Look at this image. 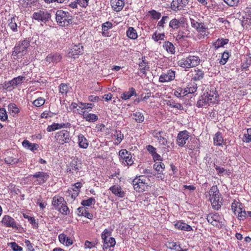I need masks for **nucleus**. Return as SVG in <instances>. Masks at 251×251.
<instances>
[{"instance_id":"f257e3e1","label":"nucleus","mask_w":251,"mask_h":251,"mask_svg":"<svg viewBox=\"0 0 251 251\" xmlns=\"http://www.w3.org/2000/svg\"><path fill=\"white\" fill-rule=\"evenodd\" d=\"M29 46L30 41L29 39H25L24 40L18 42L12 52L11 55L13 59L16 60L24 56Z\"/></svg>"},{"instance_id":"f03ea898","label":"nucleus","mask_w":251,"mask_h":251,"mask_svg":"<svg viewBox=\"0 0 251 251\" xmlns=\"http://www.w3.org/2000/svg\"><path fill=\"white\" fill-rule=\"evenodd\" d=\"M55 16L56 22L60 26H67L73 23V17L68 12L57 10Z\"/></svg>"},{"instance_id":"7ed1b4c3","label":"nucleus","mask_w":251,"mask_h":251,"mask_svg":"<svg viewBox=\"0 0 251 251\" xmlns=\"http://www.w3.org/2000/svg\"><path fill=\"white\" fill-rule=\"evenodd\" d=\"M51 18L50 13L46 9L40 10L37 12H35L32 16V19L38 22H42L46 24L49 21Z\"/></svg>"},{"instance_id":"20e7f679","label":"nucleus","mask_w":251,"mask_h":251,"mask_svg":"<svg viewBox=\"0 0 251 251\" xmlns=\"http://www.w3.org/2000/svg\"><path fill=\"white\" fill-rule=\"evenodd\" d=\"M49 173L45 172H38L28 176L29 178H36L37 179L34 181V183L40 185L45 183L49 178Z\"/></svg>"},{"instance_id":"39448f33","label":"nucleus","mask_w":251,"mask_h":251,"mask_svg":"<svg viewBox=\"0 0 251 251\" xmlns=\"http://www.w3.org/2000/svg\"><path fill=\"white\" fill-rule=\"evenodd\" d=\"M55 138L56 140L62 145H63L64 143H69L71 141L70 133L67 130H62L57 132Z\"/></svg>"},{"instance_id":"423d86ee","label":"nucleus","mask_w":251,"mask_h":251,"mask_svg":"<svg viewBox=\"0 0 251 251\" xmlns=\"http://www.w3.org/2000/svg\"><path fill=\"white\" fill-rule=\"evenodd\" d=\"M83 46L81 44L72 46L69 49L68 55L69 57L77 58L78 56L83 53Z\"/></svg>"},{"instance_id":"0eeeda50","label":"nucleus","mask_w":251,"mask_h":251,"mask_svg":"<svg viewBox=\"0 0 251 251\" xmlns=\"http://www.w3.org/2000/svg\"><path fill=\"white\" fill-rule=\"evenodd\" d=\"M120 160H122V162H126V165L131 166L133 164V160L132 159V155L130 152H129L126 149H122L119 152Z\"/></svg>"},{"instance_id":"6e6552de","label":"nucleus","mask_w":251,"mask_h":251,"mask_svg":"<svg viewBox=\"0 0 251 251\" xmlns=\"http://www.w3.org/2000/svg\"><path fill=\"white\" fill-rule=\"evenodd\" d=\"M190 133L186 130L179 131L177 134L176 142L179 147H183L190 138Z\"/></svg>"},{"instance_id":"1a4fd4ad","label":"nucleus","mask_w":251,"mask_h":251,"mask_svg":"<svg viewBox=\"0 0 251 251\" xmlns=\"http://www.w3.org/2000/svg\"><path fill=\"white\" fill-rule=\"evenodd\" d=\"M189 1V0H173L171 4V8L175 12L181 10Z\"/></svg>"},{"instance_id":"9d476101","label":"nucleus","mask_w":251,"mask_h":251,"mask_svg":"<svg viewBox=\"0 0 251 251\" xmlns=\"http://www.w3.org/2000/svg\"><path fill=\"white\" fill-rule=\"evenodd\" d=\"M132 185L134 189L139 192L144 191L146 187L145 180L137 177L132 180Z\"/></svg>"},{"instance_id":"9b49d317","label":"nucleus","mask_w":251,"mask_h":251,"mask_svg":"<svg viewBox=\"0 0 251 251\" xmlns=\"http://www.w3.org/2000/svg\"><path fill=\"white\" fill-rule=\"evenodd\" d=\"M175 72L169 70L166 73L162 74L159 77V81L161 82L170 81L175 79Z\"/></svg>"},{"instance_id":"f8f14e48","label":"nucleus","mask_w":251,"mask_h":251,"mask_svg":"<svg viewBox=\"0 0 251 251\" xmlns=\"http://www.w3.org/2000/svg\"><path fill=\"white\" fill-rule=\"evenodd\" d=\"M1 222L6 227H11L13 228L18 229L15 220L9 215H5L2 219Z\"/></svg>"},{"instance_id":"ddd939ff","label":"nucleus","mask_w":251,"mask_h":251,"mask_svg":"<svg viewBox=\"0 0 251 251\" xmlns=\"http://www.w3.org/2000/svg\"><path fill=\"white\" fill-rule=\"evenodd\" d=\"M62 58V56L61 53L54 52L48 54L46 58V61L50 63V62L56 63L60 62Z\"/></svg>"},{"instance_id":"4468645a","label":"nucleus","mask_w":251,"mask_h":251,"mask_svg":"<svg viewBox=\"0 0 251 251\" xmlns=\"http://www.w3.org/2000/svg\"><path fill=\"white\" fill-rule=\"evenodd\" d=\"M222 200L223 199L220 197V195L210 197V201L213 208L215 210H219L222 204Z\"/></svg>"},{"instance_id":"2eb2a0df","label":"nucleus","mask_w":251,"mask_h":251,"mask_svg":"<svg viewBox=\"0 0 251 251\" xmlns=\"http://www.w3.org/2000/svg\"><path fill=\"white\" fill-rule=\"evenodd\" d=\"M186 147L192 151L196 149H199L200 148V140L195 138H191L188 141Z\"/></svg>"},{"instance_id":"dca6fc26","label":"nucleus","mask_w":251,"mask_h":251,"mask_svg":"<svg viewBox=\"0 0 251 251\" xmlns=\"http://www.w3.org/2000/svg\"><path fill=\"white\" fill-rule=\"evenodd\" d=\"M70 126L71 124L69 123L67 124L53 123L52 125L49 126L47 130L48 132H51L61 128L69 127Z\"/></svg>"},{"instance_id":"f3484780","label":"nucleus","mask_w":251,"mask_h":251,"mask_svg":"<svg viewBox=\"0 0 251 251\" xmlns=\"http://www.w3.org/2000/svg\"><path fill=\"white\" fill-rule=\"evenodd\" d=\"M109 190L117 197L119 198H124L125 197V192L122 190L120 186L116 185L112 186L109 188Z\"/></svg>"},{"instance_id":"a211bd4d","label":"nucleus","mask_w":251,"mask_h":251,"mask_svg":"<svg viewBox=\"0 0 251 251\" xmlns=\"http://www.w3.org/2000/svg\"><path fill=\"white\" fill-rule=\"evenodd\" d=\"M111 3L114 10L120 11L125 5V0H111Z\"/></svg>"},{"instance_id":"6ab92c4d","label":"nucleus","mask_w":251,"mask_h":251,"mask_svg":"<svg viewBox=\"0 0 251 251\" xmlns=\"http://www.w3.org/2000/svg\"><path fill=\"white\" fill-rule=\"evenodd\" d=\"M137 96V94L134 88L131 87L128 91L124 92L121 96V98L124 100L129 99L132 96Z\"/></svg>"},{"instance_id":"aec40b11","label":"nucleus","mask_w":251,"mask_h":251,"mask_svg":"<svg viewBox=\"0 0 251 251\" xmlns=\"http://www.w3.org/2000/svg\"><path fill=\"white\" fill-rule=\"evenodd\" d=\"M189 61L190 68H193L197 66L200 63L201 60L200 57L197 56L189 55L187 57Z\"/></svg>"},{"instance_id":"412c9836","label":"nucleus","mask_w":251,"mask_h":251,"mask_svg":"<svg viewBox=\"0 0 251 251\" xmlns=\"http://www.w3.org/2000/svg\"><path fill=\"white\" fill-rule=\"evenodd\" d=\"M204 74L201 69H195L192 72V79L195 81L200 80L203 78Z\"/></svg>"},{"instance_id":"4be33fe9","label":"nucleus","mask_w":251,"mask_h":251,"mask_svg":"<svg viewBox=\"0 0 251 251\" xmlns=\"http://www.w3.org/2000/svg\"><path fill=\"white\" fill-rule=\"evenodd\" d=\"M205 97L208 99L209 101H211L213 99H217L219 95L216 90L215 88H211L210 90H208L206 94H205Z\"/></svg>"},{"instance_id":"5701e85b","label":"nucleus","mask_w":251,"mask_h":251,"mask_svg":"<svg viewBox=\"0 0 251 251\" xmlns=\"http://www.w3.org/2000/svg\"><path fill=\"white\" fill-rule=\"evenodd\" d=\"M183 24L184 22L181 19L178 20L174 18L170 22L169 27L174 30H176L179 27L180 25Z\"/></svg>"},{"instance_id":"b1692460","label":"nucleus","mask_w":251,"mask_h":251,"mask_svg":"<svg viewBox=\"0 0 251 251\" xmlns=\"http://www.w3.org/2000/svg\"><path fill=\"white\" fill-rule=\"evenodd\" d=\"M65 201L64 198L59 196H54L52 199V204L57 209Z\"/></svg>"},{"instance_id":"393cba45","label":"nucleus","mask_w":251,"mask_h":251,"mask_svg":"<svg viewBox=\"0 0 251 251\" xmlns=\"http://www.w3.org/2000/svg\"><path fill=\"white\" fill-rule=\"evenodd\" d=\"M103 242V249H107L109 248V247H113L116 244V241L113 237H109L108 239V238L106 239H102Z\"/></svg>"},{"instance_id":"a878e982","label":"nucleus","mask_w":251,"mask_h":251,"mask_svg":"<svg viewBox=\"0 0 251 251\" xmlns=\"http://www.w3.org/2000/svg\"><path fill=\"white\" fill-rule=\"evenodd\" d=\"M70 168L67 169V172L70 173H73L74 171L78 172L81 168V167L78 165L77 159L73 160L70 163Z\"/></svg>"},{"instance_id":"bb28decb","label":"nucleus","mask_w":251,"mask_h":251,"mask_svg":"<svg viewBox=\"0 0 251 251\" xmlns=\"http://www.w3.org/2000/svg\"><path fill=\"white\" fill-rule=\"evenodd\" d=\"M175 226L177 229L184 231H189L192 230V228L190 225L181 222H176L175 225Z\"/></svg>"},{"instance_id":"cd10ccee","label":"nucleus","mask_w":251,"mask_h":251,"mask_svg":"<svg viewBox=\"0 0 251 251\" xmlns=\"http://www.w3.org/2000/svg\"><path fill=\"white\" fill-rule=\"evenodd\" d=\"M229 42L228 39L219 38L216 41L213 43V46L214 47L215 50L224 47L225 45H226Z\"/></svg>"},{"instance_id":"c85d7f7f","label":"nucleus","mask_w":251,"mask_h":251,"mask_svg":"<svg viewBox=\"0 0 251 251\" xmlns=\"http://www.w3.org/2000/svg\"><path fill=\"white\" fill-rule=\"evenodd\" d=\"M78 143L81 148L86 149L88 146V140L82 134L78 136Z\"/></svg>"},{"instance_id":"c756f323","label":"nucleus","mask_w":251,"mask_h":251,"mask_svg":"<svg viewBox=\"0 0 251 251\" xmlns=\"http://www.w3.org/2000/svg\"><path fill=\"white\" fill-rule=\"evenodd\" d=\"M23 146L26 149L31 151L37 150L39 145L37 144L31 143L27 140H25L22 143Z\"/></svg>"},{"instance_id":"7c9ffc66","label":"nucleus","mask_w":251,"mask_h":251,"mask_svg":"<svg viewBox=\"0 0 251 251\" xmlns=\"http://www.w3.org/2000/svg\"><path fill=\"white\" fill-rule=\"evenodd\" d=\"M139 65L141 67V72L145 75L146 74V70H148L150 67L148 62L146 61L145 56L142 57V62H139Z\"/></svg>"},{"instance_id":"2f4dec72","label":"nucleus","mask_w":251,"mask_h":251,"mask_svg":"<svg viewBox=\"0 0 251 251\" xmlns=\"http://www.w3.org/2000/svg\"><path fill=\"white\" fill-rule=\"evenodd\" d=\"M83 118L85 119L86 121L90 122H94L98 119V117L96 115L88 113V112H86L85 111L83 112Z\"/></svg>"},{"instance_id":"473e14b6","label":"nucleus","mask_w":251,"mask_h":251,"mask_svg":"<svg viewBox=\"0 0 251 251\" xmlns=\"http://www.w3.org/2000/svg\"><path fill=\"white\" fill-rule=\"evenodd\" d=\"M165 166L164 164L161 162H155L153 165V169L158 173V174H161L164 171Z\"/></svg>"},{"instance_id":"72a5a7b5","label":"nucleus","mask_w":251,"mask_h":251,"mask_svg":"<svg viewBox=\"0 0 251 251\" xmlns=\"http://www.w3.org/2000/svg\"><path fill=\"white\" fill-rule=\"evenodd\" d=\"M223 138L220 132H217L214 137V144L215 145L220 146L223 143Z\"/></svg>"},{"instance_id":"f704fd0d","label":"nucleus","mask_w":251,"mask_h":251,"mask_svg":"<svg viewBox=\"0 0 251 251\" xmlns=\"http://www.w3.org/2000/svg\"><path fill=\"white\" fill-rule=\"evenodd\" d=\"M209 101L208 99L205 96V93L200 97L199 100L197 101V106L198 107H202L203 106L206 105Z\"/></svg>"},{"instance_id":"c9c22d12","label":"nucleus","mask_w":251,"mask_h":251,"mask_svg":"<svg viewBox=\"0 0 251 251\" xmlns=\"http://www.w3.org/2000/svg\"><path fill=\"white\" fill-rule=\"evenodd\" d=\"M237 213L238 218L240 220H244L247 215L245 209H243V205L242 204H240L239 205L238 209L236 211Z\"/></svg>"},{"instance_id":"e433bc0d","label":"nucleus","mask_w":251,"mask_h":251,"mask_svg":"<svg viewBox=\"0 0 251 251\" xmlns=\"http://www.w3.org/2000/svg\"><path fill=\"white\" fill-rule=\"evenodd\" d=\"M126 35L131 39H136L138 37L136 30L132 27L128 28L126 31Z\"/></svg>"},{"instance_id":"4c0bfd02","label":"nucleus","mask_w":251,"mask_h":251,"mask_svg":"<svg viewBox=\"0 0 251 251\" xmlns=\"http://www.w3.org/2000/svg\"><path fill=\"white\" fill-rule=\"evenodd\" d=\"M163 47L168 52H170L172 53L175 52V48L174 45L169 41L165 42Z\"/></svg>"},{"instance_id":"58836bf2","label":"nucleus","mask_w":251,"mask_h":251,"mask_svg":"<svg viewBox=\"0 0 251 251\" xmlns=\"http://www.w3.org/2000/svg\"><path fill=\"white\" fill-rule=\"evenodd\" d=\"M113 24L110 22H106L102 24V35L104 36H106V32L109 29L112 27Z\"/></svg>"},{"instance_id":"ea45409f","label":"nucleus","mask_w":251,"mask_h":251,"mask_svg":"<svg viewBox=\"0 0 251 251\" xmlns=\"http://www.w3.org/2000/svg\"><path fill=\"white\" fill-rule=\"evenodd\" d=\"M61 214L64 215H67L69 214L70 211L67 206V203L66 201L61 205L60 207H58L57 209Z\"/></svg>"},{"instance_id":"a19ab883","label":"nucleus","mask_w":251,"mask_h":251,"mask_svg":"<svg viewBox=\"0 0 251 251\" xmlns=\"http://www.w3.org/2000/svg\"><path fill=\"white\" fill-rule=\"evenodd\" d=\"M16 18L12 17L10 19L8 20V26L13 31H17V25L16 21Z\"/></svg>"},{"instance_id":"79ce46f5","label":"nucleus","mask_w":251,"mask_h":251,"mask_svg":"<svg viewBox=\"0 0 251 251\" xmlns=\"http://www.w3.org/2000/svg\"><path fill=\"white\" fill-rule=\"evenodd\" d=\"M25 80V77L22 76H18L11 80L13 85L14 87L17 86L18 85L22 84Z\"/></svg>"},{"instance_id":"37998d69","label":"nucleus","mask_w":251,"mask_h":251,"mask_svg":"<svg viewBox=\"0 0 251 251\" xmlns=\"http://www.w3.org/2000/svg\"><path fill=\"white\" fill-rule=\"evenodd\" d=\"M4 161L6 164L13 165L19 162V159L13 156H8L5 158Z\"/></svg>"},{"instance_id":"c03bdc74","label":"nucleus","mask_w":251,"mask_h":251,"mask_svg":"<svg viewBox=\"0 0 251 251\" xmlns=\"http://www.w3.org/2000/svg\"><path fill=\"white\" fill-rule=\"evenodd\" d=\"M189 61L187 57L186 58H182L177 62V64L179 66L183 68H190Z\"/></svg>"},{"instance_id":"a18cd8bd","label":"nucleus","mask_w":251,"mask_h":251,"mask_svg":"<svg viewBox=\"0 0 251 251\" xmlns=\"http://www.w3.org/2000/svg\"><path fill=\"white\" fill-rule=\"evenodd\" d=\"M59 90L62 95H66L69 91V87L65 83H61L59 86Z\"/></svg>"},{"instance_id":"49530a36","label":"nucleus","mask_w":251,"mask_h":251,"mask_svg":"<svg viewBox=\"0 0 251 251\" xmlns=\"http://www.w3.org/2000/svg\"><path fill=\"white\" fill-rule=\"evenodd\" d=\"M133 116L134 117V119L136 122L137 123H142L144 120V116L141 112H137L135 113H133Z\"/></svg>"},{"instance_id":"de8ad7c7","label":"nucleus","mask_w":251,"mask_h":251,"mask_svg":"<svg viewBox=\"0 0 251 251\" xmlns=\"http://www.w3.org/2000/svg\"><path fill=\"white\" fill-rule=\"evenodd\" d=\"M209 195L210 198L211 197H216V195H220L219 191L217 186H213L211 187L209 191Z\"/></svg>"},{"instance_id":"09e8293b","label":"nucleus","mask_w":251,"mask_h":251,"mask_svg":"<svg viewBox=\"0 0 251 251\" xmlns=\"http://www.w3.org/2000/svg\"><path fill=\"white\" fill-rule=\"evenodd\" d=\"M95 203H96V200L94 198H90L86 200H83L81 201V204L83 206H89L91 205H92V204H94Z\"/></svg>"},{"instance_id":"8fccbe9b","label":"nucleus","mask_w":251,"mask_h":251,"mask_svg":"<svg viewBox=\"0 0 251 251\" xmlns=\"http://www.w3.org/2000/svg\"><path fill=\"white\" fill-rule=\"evenodd\" d=\"M149 14L151 18L154 20H158L160 18L161 14L160 12H157L155 10H151L149 11Z\"/></svg>"},{"instance_id":"3c124183","label":"nucleus","mask_w":251,"mask_h":251,"mask_svg":"<svg viewBox=\"0 0 251 251\" xmlns=\"http://www.w3.org/2000/svg\"><path fill=\"white\" fill-rule=\"evenodd\" d=\"M8 109L9 111H11L14 114H18L20 112L19 109L18 108L16 104L11 103L8 105Z\"/></svg>"},{"instance_id":"603ef678","label":"nucleus","mask_w":251,"mask_h":251,"mask_svg":"<svg viewBox=\"0 0 251 251\" xmlns=\"http://www.w3.org/2000/svg\"><path fill=\"white\" fill-rule=\"evenodd\" d=\"M158 140L160 144L167 146V148H170V146L169 145L170 142L166 137L159 135V137H158Z\"/></svg>"},{"instance_id":"864d4df0","label":"nucleus","mask_w":251,"mask_h":251,"mask_svg":"<svg viewBox=\"0 0 251 251\" xmlns=\"http://www.w3.org/2000/svg\"><path fill=\"white\" fill-rule=\"evenodd\" d=\"M197 85L195 83H190L187 86V91L190 94L194 93L197 91Z\"/></svg>"},{"instance_id":"5fc2aeb1","label":"nucleus","mask_w":251,"mask_h":251,"mask_svg":"<svg viewBox=\"0 0 251 251\" xmlns=\"http://www.w3.org/2000/svg\"><path fill=\"white\" fill-rule=\"evenodd\" d=\"M45 100L42 97H39L33 101V104L36 107H40L44 104Z\"/></svg>"},{"instance_id":"6e6d98bb","label":"nucleus","mask_w":251,"mask_h":251,"mask_svg":"<svg viewBox=\"0 0 251 251\" xmlns=\"http://www.w3.org/2000/svg\"><path fill=\"white\" fill-rule=\"evenodd\" d=\"M229 57V55L228 52L227 51H224V53L222 54V58L219 62L220 64L225 65L227 62V61Z\"/></svg>"},{"instance_id":"4d7b16f0","label":"nucleus","mask_w":251,"mask_h":251,"mask_svg":"<svg viewBox=\"0 0 251 251\" xmlns=\"http://www.w3.org/2000/svg\"><path fill=\"white\" fill-rule=\"evenodd\" d=\"M8 119L7 112L4 108H0V119L2 121H5Z\"/></svg>"},{"instance_id":"13d9d810","label":"nucleus","mask_w":251,"mask_h":251,"mask_svg":"<svg viewBox=\"0 0 251 251\" xmlns=\"http://www.w3.org/2000/svg\"><path fill=\"white\" fill-rule=\"evenodd\" d=\"M218 218L219 215L217 214V213H210L207 216L206 219L209 223H212L213 221H216V219Z\"/></svg>"},{"instance_id":"bf43d9fd","label":"nucleus","mask_w":251,"mask_h":251,"mask_svg":"<svg viewBox=\"0 0 251 251\" xmlns=\"http://www.w3.org/2000/svg\"><path fill=\"white\" fill-rule=\"evenodd\" d=\"M169 19V17L168 16H164L162 17V19L160 21H159L157 24V27L160 29V27H161L162 29L164 28V25L166 23L167 20Z\"/></svg>"},{"instance_id":"052dcab7","label":"nucleus","mask_w":251,"mask_h":251,"mask_svg":"<svg viewBox=\"0 0 251 251\" xmlns=\"http://www.w3.org/2000/svg\"><path fill=\"white\" fill-rule=\"evenodd\" d=\"M167 104L171 107L176 108L180 110L184 109L183 106L179 103L169 101V103H167Z\"/></svg>"},{"instance_id":"680f3d73","label":"nucleus","mask_w":251,"mask_h":251,"mask_svg":"<svg viewBox=\"0 0 251 251\" xmlns=\"http://www.w3.org/2000/svg\"><path fill=\"white\" fill-rule=\"evenodd\" d=\"M164 36V33H157L156 32L152 34V39H153L155 41L157 42L159 40H163Z\"/></svg>"},{"instance_id":"e2e57ef3","label":"nucleus","mask_w":251,"mask_h":251,"mask_svg":"<svg viewBox=\"0 0 251 251\" xmlns=\"http://www.w3.org/2000/svg\"><path fill=\"white\" fill-rule=\"evenodd\" d=\"M98 242L97 241H95L94 242H90L88 240H86L84 243V247L86 249H91L93 247H95L97 244Z\"/></svg>"},{"instance_id":"0e129e2a","label":"nucleus","mask_w":251,"mask_h":251,"mask_svg":"<svg viewBox=\"0 0 251 251\" xmlns=\"http://www.w3.org/2000/svg\"><path fill=\"white\" fill-rule=\"evenodd\" d=\"M79 192V190H75L72 189L68 191L69 196H71L72 199H75L78 195Z\"/></svg>"},{"instance_id":"69168bd1","label":"nucleus","mask_w":251,"mask_h":251,"mask_svg":"<svg viewBox=\"0 0 251 251\" xmlns=\"http://www.w3.org/2000/svg\"><path fill=\"white\" fill-rule=\"evenodd\" d=\"M116 133L117 135H115L116 136V141L115 143V144L118 145L121 142L122 140L124 138V135L121 134V131H119V132L116 131Z\"/></svg>"},{"instance_id":"338daca9","label":"nucleus","mask_w":251,"mask_h":251,"mask_svg":"<svg viewBox=\"0 0 251 251\" xmlns=\"http://www.w3.org/2000/svg\"><path fill=\"white\" fill-rule=\"evenodd\" d=\"M246 21L248 25H251V8L246 9Z\"/></svg>"},{"instance_id":"774afa93","label":"nucleus","mask_w":251,"mask_h":251,"mask_svg":"<svg viewBox=\"0 0 251 251\" xmlns=\"http://www.w3.org/2000/svg\"><path fill=\"white\" fill-rule=\"evenodd\" d=\"M11 248L14 251H22L23 248L19 246L16 242L11 243Z\"/></svg>"}]
</instances>
